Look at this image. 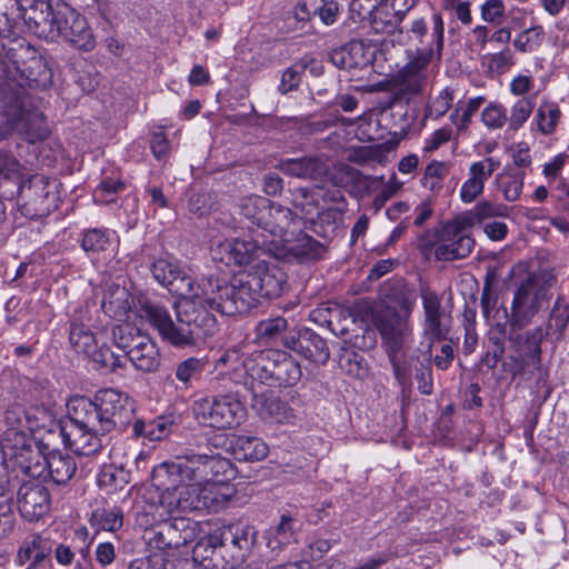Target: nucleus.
<instances>
[{"instance_id": "1a4fd4ad", "label": "nucleus", "mask_w": 569, "mask_h": 569, "mask_svg": "<svg viewBox=\"0 0 569 569\" xmlns=\"http://www.w3.org/2000/svg\"><path fill=\"white\" fill-rule=\"evenodd\" d=\"M242 366L252 379L269 387H291L302 377L298 361L278 349L254 350L243 358Z\"/></svg>"}, {"instance_id": "052dcab7", "label": "nucleus", "mask_w": 569, "mask_h": 569, "mask_svg": "<svg viewBox=\"0 0 569 569\" xmlns=\"http://www.w3.org/2000/svg\"><path fill=\"white\" fill-rule=\"evenodd\" d=\"M229 468L230 462L228 459L222 458L219 455H207L201 483L214 481L216 477L224 475Z\"/></svg>"}, {"instance_id": "09e8293b", "label": "nucleus", "mask_w": 569, "mask_h": 569, "mask_svg": "<svg viewBox=\"0 0 569 569\" xmlns=\"http://www.w3.org/2000/svg\"><path fill=\"white\" fill-rule=\"evenodd\" d=\"M449 316H429L425 317L423 335L430 341L429 346H432L433 341L446 340L449 333L448 326Z\"/></svg>"}, {"instance_id": "79ce46f5", "label": "nucleus", "mask_w": 569, "mask_h": 569, "mask_svg": "<svg viewBox=\"0 0 569 569\" xmlns=\"http://www.w3.org/2000/svg\"><path fill=\"white\" fill-rule=\"evenodd\" d=\"M561 117V111L559 106L552 101H542L537 109L536 121L538 124V130L542 134H551L555 132L558 122Z\"/></svg>"}, {"instance_id": "ea45409f", "label": "nucleus", "mask_w": 569, "mask_h": 569, "mask_svg": "<svg viewBox=\"0 0 569 569\" xmlns=\"http://www.w3.org/2000/svg\"><path fill=\"white\" fill-rule=\"evenodd\" d=\"M26 420H29V413L22 406L18 403L9 406L3 413V421L8 428L4 431L0 446H6L7 442H14L16 433H26L21 430Z\"/></svg>"}, {"instance_id": "69168bd1", "label": "nucleus", "mask_w": 569, "mask_h": 569, "mask_svg": "<svg viewBox=\"0 0 569 569\" xmlns=\"http://www.w3.org/2000/svg\"><path fill=\"white\" fill-rule=\"evenodd\" d=\"M500 162L495 158H486L482 161L473 162L469 168V178L485 186V182L499 168Z\"/></svg>"}, {"instance_id": "864d4df0", "label": "nucleus", "mask_w": 569, "mask_h": 569, "mask_svg": "<svg viewBox=\"0 0 569 569\" xmlns=\"http://www.w3.org/2000/svg\"><path fill=\"white\" fill-rule=\"evenodd\" d=\"M535 108L533 98L523 97L520 98L510 110V117L508 118L509 128L511 130L520 129L523 123L529 119Z\"/></svg>"}, {"instance_id": "f03ea898", "label": "nucleus", "mask_w": 569, "mask_h": 569, "mask_svg": "<svg viewBox=\"0 0 569 569\" xmlns=\"http://www.w3.org/2000/svg\"><path fill=\"white\" fill-rule=\"evenodd\" d=\"M286 284V273L266 263H258L229 282L217 278L214 311L229 317L246 313L257 307L260 298L280 297Z\"/></svg>"}, {"instance_id": "2f4dec72", "label": "nucleus", "mask_w": 569, "mask_h": 569, "mask_svg": "<svg viewBox=\"0 0 569 569\" xmlns=\"http://www.w3.org/2000/svg\"><path fill=\"white\" fill-rule=\"evenodd\" d=\"M546 332L542 327H536L523 335H510L509 341L516 347L518 353L529 357L531 363L541 365V343Z\"/></svg>"}, {"instance_id": "72a5a7b5", "label": "nucleus", "mask_w": 569, "mask_h": 569, "mask_svg": "<svg viewBox=\"0 0 569 569\" xmlns=\"http://www.w3.org/2000/svg\"><path fill=\"white\" fill-rule=\"evenodd\" d=\"M137 302V297H132L130 292L120 286L111 287L104 295L102 308L106 312L112 313L118 319L128 317L129 311Z\"/></svg>"}, {"instance_id": "c756f323", "label": "nucleus", "mask_w": 569, "mask_h": 569, "mask_svg": "<svg viewBox=\"0 0 569 569\" xmlns=\"http://www.w3.org/2000/svg\"><path fill=\"white\" fill-rule=\"evenodd\" d=\"M430 351L431 346L428 347L427 355L421 358L418 355H410V356H401L400 360L406 362V366L410 369V376L413 373L417 382H418V390L420 393L429 396L433 392V381H432V368L430 365ZM411 386V382L408 385V387ZM402 389L405 387L401 386ZM407 388V386H406Z\"/></svg>"}, {"instance_id": "bf43d9fd", "label": "nucleus", "mask_w": 569, "mask_h": 569, "mask_svg": "<svg viewBox=\"0 0 569 569\" xmlns=\"http://www.w3.org/2000/svg\"><path fill=\"white\" fill-rule=\"evenodd\" d=\"M93 517L103 530L116 531L122 527L123 513L118 507L98 509Z\"/></svg>"}, {"instance_id": "2eb2a0df", "label": "nucleus", "mask_w": 569, "mask_h": 569, "mask_svg": "<svg viewBox=\"0 0 569 569\" xmlns=\"http://www.w3.org/2000/svg\"><path fill=\"white\" fill-rule=\"evenodd\" d=\"M8 452V459L12 460L28 477L42 479L49 447L43 442L27 439V433H16L14 442L0 446Z\"/></svg>"}, {"instance_id": "4d7b16f0", "label": "nucleus", "mask_w": 569, "mask_h": 569, "mask_svg": "<svg viewBox=\"0 0 569 569\" xmlns=\"http://www.w3.org/2000/svg\"><path fill=\"white\" fill-rule=\"evenodd\" d=\"M288 328V321L283 317H276L261 320L256 327L259 339L271 341L278 338Z\"/></svg>"}, {"instance_id": "13d9d810", "label": "nucleus", "mask_w": 569, "mask_h": 569, "mask_svg": "<svg viewBox=\"0 0 569 569\" xmlns=\"http://www.w3.org/2000/svg\"><path fill=\"white\" fill-rule=\"evenodd\" d=\"M499 188L507 201H516L522 190L523 173H510L497 178Z\"/></svg>"}, {"instance_id": "e433bc0d", "label": "nucleus", "mask_w": 569, "mask_h": 569, "mask_svg": "<svg viewBox=\"0 0 569 569\" xmlns=\"http://www.w3.org/2000/svg\"><path fill=\"white\" fill-rule=\"evenodd\" d=\"M174 423L173 418L161 416L149 422L143 420H134L132 427V435L134 437H144L151 441H157L166 438Z\"/></svg>"}, {"instance_id": "5fc2aeb1", "label": "nucleus", "mask_w": 569, "mask_h": 569, "mask_svg": "<svg viewBox=\"0 0 569 569\" xmlns=\"http://www.w3.org/2000/svg\"><path fill=\"white\" fill-rule=\"evenodd\" d=\"M543 38L541 27H532L521 31L513 40V47L519 52H532L537 50Z\"/></svg>"}, {"instance_id": "9d476101", "label": "nucleus", "mask_w": 569, "mask_h": 569, "mask_svg": "<svg viewBox=\"0 0 569 569\" xmlns=\"http://www.w3.org/2000/svg\"><path fill=\"white\" fill-rule=\"evenodd\" d=\"M150 270L154 280L179 299L207 303L210 309H214L217 278L196 279L166 259L153 261Z\"/></svg>"}, {"instance_id": "f8f14e48", "label": "nucleus", "mask_w": 569, "mask_h": 569, "mask_svg": "<svg viewBox=\"0 0 569 569\" xmlns=\"http://www.w3.org/2000/svg\"><path fill=\"white\" fill-rule=\"evenodd\" d=\"M60 435L66 447L79 456H90L104 447L106 436L110 431H101L96 425L81 419L79 408L68 403V419L60 423Z\"/></svg>"}, {"instance_id": "39448f33", "label": "nucleus", "mask_w": 569, "mask_h": 569, "mask_svg": "<svg viewBox=\"0 0 569 569\" xmlns=\"http://www.w3.org/2000/svg\"><path fill=\"white\" fill-rule=\"evenodd\" d=\"M415 302L407 297L399 301L400 310L382 306L372 313V322L378 329L387 348L388 359L392 366L396 380L402 387L410 383V369L400 360V351L411 333L409 317Z\"/></svg>"}, {"instance_id": "f257e3e1", "label": "nucleus", "mask_w": 569, "mask_h": 569, "mask_svg": "<svg viewBox=\"0 0 569 569\" xmlns=\"http://www.w3.org/2000/svg\"><path fill=\"white\" fill-rule=\"evenodd\" d=\"M176 320L166 306L144 295L137 296L134 313L156 329L160 338L176 347H194L218 331V320L207 303L179 299L174 303Z\"/></svg>"}, {"instance_id": "9b49d317", "label": "nucleus", "mask_w": 569, "mask_h": 569, "mask_svg": "<svg viewBox=\"0 0 569 569\" xmlns=\"http://www.w3.org/2000/svg\"><path fill=\"white\" fill-rule=\"evenodd\" d=\"M192 412L200 425L217 430L238 427L247 415L244 405L231 393L199 399Z\"/></svg>"}, {"instance_id": "774afa93", "label": "nucleus", "mask_w": 569, "mask_h": 569, "mask_svg": "<svg viewBox=\"0 0 569 569\" xmlns=\"http://www.w3.org/2000/svg\"><path fill=\"white\" fill-rule=\"evenodd\" d=\"M420 297L425 317L446 315L441 307V298L436 291L431 290L429 286H420Z\"/></svg>"}, {"instance_id": "cd10ccee", "label": "nucleus", "mask_w": 569, "mask_h": 569, "mask_svg": "<svg viewBox=\"0 0 569 569\" xmlns=\"http://www.w3.org/2000/svg\"><path fill=\"white\" fill-rule=\"evenodd\" d=\"M202 483L186 482L179 488L182 512L211 510L216 507L217 499L210 487H201Z\"/></svg>"}, {"instance_id": "20e7f679", "label": "nucleus", "mask_w": 569, "mask_h": 569, "mask_svg": "<svg viewBox=\"0 0 569 569\" xmlns=\"http://www.w3.org/2000/svg\"><path fill=\"white\" fill-rule=\"evenodd\" d=\"M14 134L34 143L49 134L43 113L24 88L0 81V142Z\"/></svg>"}, {"instance_id": "6e6d98bb", "label": "nucleus", "mask_w": 569, "mask_h": 569, "mask_svg": "<svg viewBox=\"0 0 569 569\" xmlns=\"http://www.w3.org/2000/svg\"><path fill=\"white\" fill-rule=\"evenodd\" d=\"M110 243L108 233L102 229H89L82 233L81 248L87 253L104 251Z\"/></svg>"}, {"instance_id": "f3484780", "label": "nucleus", "mask_w": 569, "mask_h": 569, "mask_svg": "<svg viewBox=\"0 0 569 569\" xmlns=\"http://www.w3.org/2000/svg\"><path fill=\"white\" fill-rule=\"evenodd\" d=\"M461 221L450 222L439 232L433 242L435 257L439 261L465 259L475 248L473 238L466 232Z\"/></svg>"}, {"instance_id": "3c124183", "label": "nucleus", "mask_w": 569, "mask_h": 569, "mask_svg": "<svg viewBox=\"0 0 569 569\" xmlns=\"http://www.w3.org/2000/svg\"><path fill=\"white\" fill-rule=\"evenodd\" d=\"M292 203L299 208L305 216H312L318 211L319 194L308 188H296L292 191Z\"/></svg>"}, {"instance_id": "58836bf2", "label": "nucleus", "mask_w": 569, "mask_h": 569, "mask_svg": "<svg viewBox=\"0 0 569 569\" xmlns=\"http://www.w3.org/2000/svg\"><path fill=\"white\" fill-rule=\"evenodd\" d=\"M340 0H305L299 10L306 16L318 14L325 24H332L340 11Z\"/></svg>"}, {"instance_id": "c9c22d12", "label": "nucleus", "mask_w": 569, "mask_h": 569, "mask_svg": "<svg viewBox=\"0 0 569 569\" xmlns=\"http://www.w3.org/2000/svg\"><path fill=\"white\" fill-rule=\"evenodd\" d=\"M390 7L392 9V13H389L386 8L388 4L385 6L383 9H380L375 12L372 20H371V27L376 32H385V33H392L400 22L406 17L408 10L410 7H407L406 9L399 8V3L403 2L405 0H389Z\"/></svg>"}, {"instance_id": "8fccbe9b", "label": "nucleus", "mask_w": 569, "mask_h": 569, "mask_svg": "<svg viewBox=\"0 0 569 569\" xmlns=\"http://www.w3.org/2000/svg\"><path fill=\"white\" fill-rule=\"evenodd\" d=\"M206 457L207 455L189 453L178 459L179 465L183 469L186 481L201 483Z\"/></svg>"}, {"instance_id": "b1692460", "label": "nucleus", "mask_w": 569, "mask_h": 569, "mask_svg": "<svg viewBox=\"0 0 569 569\" xmlns=\"http://www.w3.org/2000/svg\"><path fill=\"white\" fill-rule=\"evenodd\" d=\"M43 480H51L56 485L67 483L76 473L77 463L72 456L59 450H48Z\"/></svg>"}, {"instance_id": "4c0bfd02", "label": "nucleus", "mask_w": 569, "mask_h": 569, "mask_svg": "<svg viewBox=\"0 0 569 569\" xmlns=\"http://www.w3.org/2000/svg\"><path fill=\"white\" fill-rule=\"evenodd\" d=\"M510 209L503 204L493 201H480L475 208L462 218V223L466 226L481 224L486 220L492 218H506L509 216Z\"/></svg>"}, {"instance_id": "0eeeda50", "label": "nucleus", "mask_w": 569, "mask_h": 569, "mask_svg": "<svg viewBox=\"0 0 569 569\" xmlns=\"http://www.w3.org/2000/svg\"><path fill=\"white\" fill-rule=\"evenodd\" d=\"M556 276L548 270L529 272L515 287L508 325L512 330H521L530 325L542 310L548 309L552 299Z\"/></svg>"}, {"instance_id": "393cba45", "label": "nucleus", "mask_w": 569, "mask_h": 569, "mask_svg": "<svg viewBox=\"0 0 569 569\" xmlns=\"http://www.w3.org/2000/svg\"><path fill=\"white\" fill-rule=\"evenodd\" d=\"M299 219L291 209L281 204L274 203L268 199L263 212V220L260 221V229L269 232L271 236L283 237L291 224L296 223Z\"/></svg>"}, {"instance_id": "473e14b6", "label": "nucleus", "mask_w": 569, "mask_h": 569, "mask_svg": "<svg viewBox=\"0 0 569 569\" xmlns=\"http://www.w3.org/2000/svg\"><path fill=\"white\" fill-rule=\"evenodd\" d=\"M268 452V445L258 437L238 436L232 445V453L238 461H261Z\"/></svg>"}, {"instance_id": "de8ad7c7", "label": "nucleus", "mask_w": 569, "mask_h": 569, "mask_svg": "<svg viewBox=\"0 0 569 569\" xmlns=\"http://www.w3.org/2000/svg\"><path fill=\"white\" fill-rule=\"evenodd\" d=\"M208 361L203 358H188L176 368V377L184 386H189L192 379H197L204 371Z\"/></svg>"}, {"instance_id": "dca6fc26", "label": "nucleus", "mask_w": 569, "mask_h": 569, "mask_svg": "<svg viewBox=\"0 0 569 569\" xmlns=\"http://www.w3.org/2000/svg\"><path fill=\"white\" fill-rule=\"evenodd\" d=\"M213 542H219L229 553L231 565L240 567L256 543L257 530L249 522L237 521L223 525L212 532Z\"/></svg>"}, {"instance_id": "603ef678", "label": "nucleus", "mask_w": 569, "mask_h": 569, "mask_svg": "<svg viewBox=\"0 0 569 569\" xmlns=\"http://www.w3.org/2000/svg\"><path fill=\"white\" fill-rule=\"evenodd\" d=\"M112 336L116 346L124 352L122 357H126V360L129 357V352H131V350L133 349V346L138 345V342L140 341L138 340V338L144 337V335L140 333L133 328H130L129 326L116 327L112 330Z\"/></svg>"}, {"instance_id": "4468645a", "label": "nucleus", "mask_w": 569, "mask_h": 569, "mask_svg": "<svg viewBox=\"0 0 569 569\" xmlns=\"http://www.w3.org/2000/svg\"><path fill=\"white\" fill-rule=\"evenodd\" d=\"M199 531V523L190 518L176 517L154 525L149 531V545L158 550L179 549L192 542Z\"/></svg>"}, {"instance_id": "c03bdc74", "label": "nucleus", "mask_w": 569, "mask_h": 569, "mask_svg": "<svg viewBox=\"0 0 569 569\" xmlns=\"http://www.w3.org/2000/svg\"><path fill=\"white\" fill-rule=\"evenodd\" d=\"M312 61L308 57H302L292 63L282 72L281 81L278 87L280 93L286 94L298 89L302 74L307 71L308 63Z\"/></svg>"}, {"instance_id": "338daca9", "label": "nucleus", "mask_w": 569, "mask_h": 569, "mask_svg": "<svg viewBox=\"0 0 569 569\" xmlns=\"http://www.w3.org/2000/svg\"><path fill=\"white\" fill-rule=\"evenodd\" d=\"M453 101V91L449 88L443 89L439 96L427 106L426 118H439L447 113Z\"/></svg>"}, {"instance_id": "a878e982", "label": "nucleus", "mask_w": 569, "mask_h": 569, "mask_svg": "<svg viewBox=\"0 0 569 569\" xmlns=\"http://www.w3.org/2000/svg\"><path fill=\"white\" fill-rule=\"evenodd\" d=\"M52 551V542L40 533L29 535L22 542L17 555L20 566L29 563L27 569H36Z\"/></svg>"}, {"instance_id": "bb28decb", "label": "nucleus", "mask_w": 569, "mask_h": 569, "mask_svg": "<svg viewBox=\"0 0 569 569\" xmlns=\"http://www.w3.org/2000/svg\"><path fill=\"white\" fill-rule=\"evenodd\" d=\"M283 241L287 253L300 262L320 260L327 251L323 243L305 232H299L292 239L284 238Z\"/></svg>"}, {"instance_id": "5701e85b", "label": "nucleus", "mask_w": 569, "mask_h": 569, "mask_svg": "<svg viewBox=\"0 0 569 569\" xmlns=\"http://www.w3.org/2000/svg\"><path fill=\"white\" fill-rule=\"evenodd\" d=\"M32 0H0V37L11 40V46L18 39L20 19L24 20L26 6Z\"/></svg>"}, {"instance_id": "a19ab883", "label": "nucleus", "mask_w": 569, "mask_h": 569, "mask_svg": "<svg viewBox=\"0 0 569 569\" xmlns=\"http://www.w3.org/2000/svg\"><path fill=\"white\" fill-rule=\"evenodd\" d=\"M266 206H268V199L259 196H249L240 200V214L249 221L247 228L253 233H256L253 227L260 229V221L263 220Z\"/></svg>"}, {"instance_id": "7c9ffc66", "label": "nucleus", "mask_w": 569, "mask_h": 569, "mask_svg": "<svg viewBox=\"0 0 569 569\" xmlns=\"http://www.w3.org/2000/svg\"><path fill=\"white\" fill-rule=\"evenodd\" d=\"M131 475L122 466L104 465L97 477V483L108 495L124 492V498L130 495L128 488Z\"/></svg>"}, {"instance_id": "37998d69", "label": "nucleus", "mask_w": 569, "mask_h": 569, "mask_svg": "<svg viewBox=\"0 0 569 569\" xmlns=\"http://www.w3.org/2000/svg\"><path fill=\"white\" fill-rule=\"evenodd\" d=\"M268 546L272 549L289 545L296 540V520L289 515H282L279 523L270 530Z\"/></svg>"}, {"instance_id": "423d86ee", "label": "nucleus", "mask_w": 569, "mask_h": 569, "mask_svg": "<svg viewBox=\"0 0 569 569\" xmlns=\"http://www.w3.org/2000/svg\"><path fill=\"white\" fill-rule=\"evenodd\" d=\"M81 419L98 426L101 431L124 430L134 419V401L126 392L113 388L98 390L93 398L74 397Z\"/></svg>"}, {"instance_id": "6e6552de", "label": "nucleus", "mask_w": 569, "mask_h": 569, "mask_svg": "<svg viewBox=\"0 0 569 569\" xmlns=\"http://www.w3.org/2000/svg\"><path fill=\"white\" fill-rule=\"evenodd\" d=\"M0 81L13 87L47 89L52 83V71L44 57L26 40L16 41L6 49Z\"/></svg>"}, {"instance_id": "a18cd8bd", "label": "nucleus", "mask_w": 569, "mask_h": 569, "mask_svg": "<svg viewBox=\"0 0 569 569\" xmlns=\"http://www.w3.org/2000/svg\"><path fill=\"white\" fill-rule=\"evenodd\" d=\"M87 356L98 365L99 369H106L110 372H114L126 366V357L114 353L107 345H102L99 348L93 347L92 351Z\"/></svg>"}, {"instance_id": "aec40b11", "label": "nucleus", "mask_w": 569, "mask_h": 569, "mask_svg": "<svg viewBox=\"0 0 569 569\" xmlns=\"http://www.w3.org/2000/svg\"><path fill=\"white\" fill-rule=\"evenodd\" d=\"M283 346L316 365H325L330 357L326 340L311 329L300 330L297 336H286Z\"/></svg>"}, {"instance_id": "49530a36", "label": "nucleus", "mask_w": 569, "mask_h": 569, "mask_svg": "<svg viewBox=\"0 0 569 569\" xmlns=\"http://www.w3.org/2000/svg\"><path fill=\"white\" fill-rule=\"evenodd\" d=\"M69 341L78 353L88 355L96 347V338L84 325L72 322L70 326Z\"/></svg>"}, {"instance_id": "680f3d73", "label": "nucleus", "mask_w": 569, "mask_h": 569, "mask_svg": "<svg viewBox=\"0 0 569 569\" xmlns=\"http://www.w3.org/2000/svg\"><path fill=\"white\" fill-rule=\"evenodd\" d=\"M124 189V182L107 178L93 191V199L99 203H110L114 201L113 196Z\"/></svg>"}, {"instance_id": "ddd939ff", "label": "nucleus", "mask_w": 569, "mask_h": 569, "mask_svg": "<svg viewBox=\"0 0 569 569\" xmlns=\"http://www.w3.org/2000/svg\"><path fill=\"white\" fill-rule=\"evenodd\" d=\"M59 196L56 186L43 174L30 176L19 187L18 207L20 213L30 219H41L58 208Z\"/></svg>"}, {"instance_id": "e2e57ef3", "label": "nucleus", "mask_w": 569, "mask_h": 569, "mask_svg": "<svg viewBox=\"0 0 569 569\" xmlns=\"http://www.w3.org/2000/svg\"><path fill=\"white\" fill-rule=\"evenodd\" d=\"M482 20L488 23L500 26L505 21L506 7L502 0H486L480 7Z\"/></svg>"}, {"instance_id": "f704fd0d", "label": "nucleus", "mask_w": 569, "mask_h": 569, "mask_svg": "<svg viewBox=\"0 0 569 569\" xmlns=\"http://www.w3.org/2000/svg\"><path fill=\"white\" fill-rule=\"evenodd\" d=\"M152 483L159 490L180 488L186 481L183 469L178 461L163 462L152 471Z\"/></svg>"}, {"instance_id": "6ab92c4d", "label": "nucleus", "mask_w": 569, "mask_h": 569, "mask_svg": "<svg viewBox=\"0 0 569 569\" xmlns=\"http://www.w3.org/2000/svg\"><path fill=\"white\" fill-rule=\"evenodd\" d=\"M17 503L22 518L36 521L50 509L49 490L37 480L26 481L18 489Z\"/></svg>"}, {"instance_id": "412c9836", "label": "nucleus", "mask_w": 569, "mask_h": 569, "mask_svg": "<svg viewBox=\"0 0 569 569\" xmlns=\"http://www.w3.org/2000/svg\"><path fill=\"white\" fill-rule=\"evenodd\" d=\"M213 535L201 538L192 550V560L203 569H236L227 551L219 542H213Z\"/></svg>"}, {"instance_id": "7ed1b4c3", "label": "nucleus", "mask_w": 569, "mask_h": 569, "mask_svg": "<svg viewBox=\"0 0 569 569\" xmlns=\"http://www.w3.org/2000/svg\"><path fill=\"white\" fill-rule=\"evenodd\" d=\"M24 9V26L39 39L54 42L61 38L84 51L94 48L96 40L86 17L68 3L32 0Z\"/></svg>"}, {"instance_id": "a211bd4d", "label": "nucleus", "mask_w": 569, "mask_h": 569, "mask_svg": "<svg viewBox=\"0 0 569 569\" xmlns=\"http://www.w3.org/2000/svg\"><path fill=\"white\" fill-rule=\"evenodd\" d=\"M219 249L226 254L220 258L226 264L237 266L249 264L256 260L266 263V258L271 257L272 252L270 243L264 239L260 240L253 232L249 239L227 240L219 246Z\"/></svg>"}, {"instance_id": "0e129e2a", "label": "nucleus", "mask_w": 569, "mask_h": 569, "mask_svg": "<svg viewBox=\"0 0 569 569\" xmlns=\"http://www.w3.org/2000/svg\"><path fill=\"white\" fill-rule=\"evenodd\" d=\"M350 53L351 69H359L368 66L372 60L370 49L361 40H352L347 43Z\"/></svg>"}, {"instance_id": "c85d7f7f", "label": "nucleus", "mask_w": 569, "mask_h": 569, "mask_svg": "<svg viewBox=\"0 0 569 569\" xmlns=\"http://www.w3.org/2000/svg\"><path fill=\"white\" fill-rule=\"evenodd\" d=\"M138 345L129 352V360L137 370L142 372H154L161 365V355L156 342L148 336L138 338Z\"/></svg>"}, {"instance_id": "4be33fe9", "label": "nucleus", "mask_w": 569, "mask_h": 569, "mask_svg": "<svg viewBox=\"0 0 569 569\" xmlns=\"http://www.w3.org/2000/svg\"><path fill=\"white\" fill-rule=\"evenodd\" d=\"M279 169L284 174L315 181L321 180L328 173V166L319 156L283 159Z\"/></svg>"}]
</instances>
